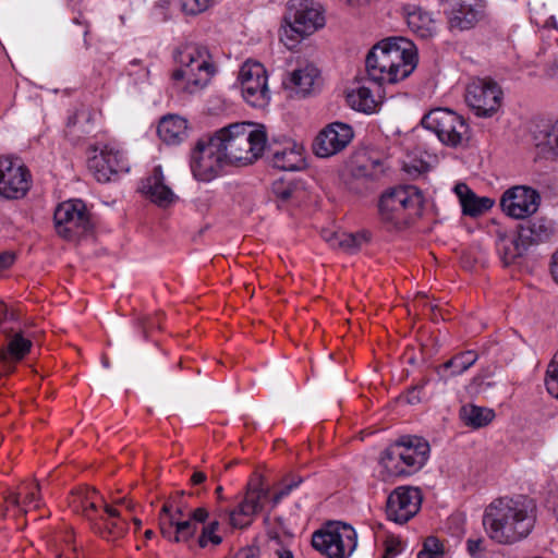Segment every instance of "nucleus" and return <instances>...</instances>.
<instances>
[{"label":"nucleus","instance_id":"79ce46f5","mask_svg":"<svg viewBox=\"0 0 558 558\" xmlns=\"http://www.w3.org/2000/svg\"><path fill=\"white\" fill-rule=\"evenodd\" d=\"M545 385L548 393L558 399V352L547 367Z\"/></svg>","mask_w":558,"mask_h":558},{"label":"nucleus","instance_id":"9d476101","mask_svg":"<svg viewBox=\"0 0 558 558\" xmlns=\"http://www.w3.org/2000/svg\"><path fill=\"white\" fill-rule=\"evenodd\" d=\"M191 510L181 499L165 502L158 515L161 535L173 543L186 544L192 541L195 526L189 519Z\"/></svg>","mask_w":558,"mask_h":558},{"label":"nucleus","instance_id":"ea45409f","mask_svg":"<svg viewBox=\"0 0 558 558\" xmlns=\"http://www.w3.org/2000/svg\"><path fill=\"white\" fill-rule=\"evenodd\" d=\"M385 173L384 165L380 160H371L367 163L360 165L353 170V178L355 181H362L366 183H375Z\"/></svg>","mask_w":558,"mask_h":558},{"label":"nucleus","instance_id":"a19ab883","mask_svg":"<svg viewBox=\"0 0 558 558\" xmlns=\"http://www.w3.org/2000/svg\"><path fill=\"white\" fill-rule=\"evenodd\" d=\"M477 354L474 351H465L456 354L441 365L445 371L450 369L451 376H457L469 369L476 361Z\"/></svg>","mask_w":558,"mask_h":558},{"label":"nucleus","instance_id":"473e14b6","mask_svg":"<svg viewBox=\"0 0 558 558\" xmlns=\"http://www.w3.org/2000/svg\"><path fill=\"white\" fill-rule=\"evenodd\" d=\"M460 417L466 426L482 428L494 420L495 412L488 408L466 404L461 408Z\"/></svg>","mask_w":558,"mask_h":558},{"label":"nucleus","instance_id":"37998d69","mask_svg":"<svg viewBox=\"0 0 558 558\" xmlns=\"http://www.w3.org/2000/svg\"><path fill=\"white\" fill-rule=\"evenodd\" d=\"M444 547L438 538L429 536L425 539L423 548L418 551L417 558H442Z\"/></svg>","mask_w":558,"mask_h":558},{"label":"nucleus","instance_id":"aec40b11","mask_svg":"<svg viewBox=\"0 0 558 558\" xmlns=\"http://www.w3.org/2000/svg\"><path fill=\"white\" fill-rule=\"evenodd\" d=\"M541 196L538 192L525 185L508 189L500 198L502 211L512 218L524 219L538 209Z\"/></svg>","mask_w":558,"mask_h":558},{"label":"nucleus","instance_id":"4468645a","mask_svg":"<svg viewBox=\"0 0 558 558\" xmlns=\"http://www.w3.org/2000/svg\"><path fill=\"white\" fill-rule=\"evenodd\" d=\"M244 100L255 108H264L270 101L268 76L264 65L257 61H246L239 71Z\"/></svg>","mask_w":558,"mask_h":558},{"label":"nucleus","instance_id":"58836bf2","mask_svg":"<svg viewBox=\"0 0 558 558\" xmlns=\"http://www.w3.org/2000/svg\"><path fill=\"white\" fill-rule=\"evenodd\" d=\"M347 100L352 109L364 113L374 112L377 105L371 89L366 86H361L349 93Z\"/></svg>","mask_w":558,"mask_h":558},{"label":"nucleus","instance_id":"c03bdc74","mask_svg":"<svg viewBox=\"0 0 558 558\" xmlns=\"http://www.w3.org/2000/svg\"><path fill=\"white\" fill-rule=\"evenodd\" d=\"M296 191V186L292 182L282 179L276 180L271 185V192L277 199L288 202Z\"/></svg>","mask_w":558,"mask_h":558},{"label":"nucleus","instance_id":"6e6d98bb","mask_svg":"<svg viewBox=\"0 0 558 558\" xmlns=\"http://www.w3.org/2000/svg\"><path fill=\"white\" fill-rule=\"evenodd\" d=\"M211 198L213 197L208 193H206L203 197H198L195 201L197 210L201 211V213L207 211L209 209V207H210Z\"/></svg>","mask_w":558,"mask_h":558},{"label":"nucleus","instance_id":"2eb2a0df","mask_svg":"<svg viewBox=\"0 0 558 558\" xmlns=\"http://www.w3.org/2000/svg\"><path fill=\"white\" fill-rule=\"evenodd\" d=\"M227 166L213 140L199 138L191 151L190 168L193 177L201 182H210L220 175Z\"/></svg>","mask_w":558,"mask_h":558},{"label":"nucleus","instance_id":"cd10ccee","mask_svg":"<svg viewBox=\"0 0 558 558\" xmlns=\"http://www.w3.org/2000/svg\"><path fill=\"white\" fill-rule=\"evenodd\" d=\"M157 134L167 145L180 144L187 135V122L177 114H168L160 119Z\"/></svg>","mask_w":558,"mask_h":558},{"label":"nucleus","instance_id":"052dcab7","mask_svg":"<svg viewBox=\"0 0 558 558\" xmlns=\"http://www.w3.org/2000/svg\"><path fill=\"white\" fill-rule=\"evenodd\" d=\"M473 385L476 386V392L481 393L486 390L487 387H490V383H485L483 379L475 378L473 380Z\"/></svg>","mask_w":558,"mask_h":558},{"label":"nucleus","instance_id":"6ab92c4d","mask_svg":"<svg viewBox=\"0 0 558 558\" xmlns=\"http://www.w3.org/2000/svg\"><path fill=\"white\" fill-rule=\"evenodd\" d=\"M422 494L418 488L399 486L388 496L386 505L387 518L403 524L410 521L421 509Z\"/></svg>","mask_w":558,"mask_h":558},{"label":"nucleus","instance_id":"864d4df0","mask_svg":"<svg viewBox=\"0 0 558 558\" xmlns=\"http://www.w3.org/2000/svg\"><path fill=\"white\" fill-rule=\"evenodd\" d=\"M15 260V255L10 252H2L0 253V272L8 269L10 266L13 265Z\"/></svg>","mask_w":558,"mask_h":558},{"label":"nucleus","instance_id":"680f3d73","mask_svg":"<svg viewBox=\"0 0 558 558\" xmlns=\"http://www.w3.org/2000/svg\"><path fill=\"white\" fill-rule=\"evenodd\" d=\"M234 558H256L254 549L245 548L241 549Z\"/></svg>","mask_w":558,"mask_h":558},{"label":"nucleus","instance_id":"e433bc0d","mask_svg":"<svg viewBox=\"0 0 558 558\" xmlns=\"http://www.w3.org/2000/svg\"><path fill=\"white\" fill-rule=\"evenodd\" d=\"M328 242L332 247H339L347 253L353 254L367 242V238L364 233L335 232L328 239Z\"/></svg>","mask_w":558,"mask_h":558},{"label":"nucleus","instance_id":"5fc2aeb1","mask_svg":"<svg viewBox=\"0 0 558 558\" xmlns=\"http://www.w3.org/2000/svg\"><path fill=\"white\" fill-rule=\"evenodd\" d=\"M68 542V548L63 554H60L57 556V558H84V555L78 551L76 545L70 544V541Z\"/></svg>","mask_w":558,"mask_h":558},{"label":"nucleus","instance_id":"c9c22d12","mask_svg":"<svg viewBox=\"0 0 558 558\" xmlns=\"http://www.w3.org/2000/svg\"><path fill=\"white\" fill-rule=\"evenodd\" d=\"M408 26L422 39L432 37L435 29L430 14L422 10H415L408 15Z\"/></svg>","mask_w":558,"mask_h":558},{"label":"nucleus","instance_id":"ddd939ff","mask_svg":"<svg viewBox=\"0 0 558 558\" xmlns=\"http://www.w3.org/2000/svg\"><path fill=\"white\" fill-rule=\"evenodd\" d=\"M53 220L57 233L68 241L80 239L94 226L86 204L81 199H69L59 204Z\"/></svg>","mask_w":558,"mask_h":558},{"label":"nucleus","instance_id":"423d86ee","mask_svg":"<svg viewBox=\"0 0 558 558\" xmlns=\"http://www.w3.org/2000/svg\"><path fill=\"white\" fill-rule=\"evenodd\" d=\"M283 21L280 39L290 49L325 25L323 11L310 0H290Z\"/></svg>","mask_w":558,"mask_h":558},{"label":"nucleus","instance_id":"9b49d317","mask_svg":"<svg viewBox=\"0 0 558 558\" xmlns=\"http://www.w3.org/2000/svg\"><path fill=\"white\" fill-rule=\"evenodd\" d=\"M191 510L181 499L165 502L158 515L161 535L173 543L186 544L192 541L195 526L189 519Z\"/></svg>","mask_w":558,"mask_h":558},{"label":"nucleus","instance_id":"7ed1b4c3","mask_svg":"<svg viewBox=\"0 0 558 558\" xmlns=\"http://www.w3.org/2000/svg\"><path fill=\"white\" fill-rule=\"evenodd\" d=\"M71 505L75 511L82 512L93 531L102 538L114 542L126 534L128 518L117 507L105 502L94 488L78 490Z\"/></svg>","mask_w":558,"mask_h":558},{"label":"nucleus","instance_id":"0eeeda50","mask_svg":"<svg viewBox=\"0 0 558 558\" xmlns=\"http://www.w3.org/2000/svg\"><path fill=\"white\" fill-rule=\"evenodd\" d=\"M421 125L433 132L439 142L450 148H465L471 140L466 120L448 108H434L421 120Z\"/></svg>","mask_w":558,"mask_h":558},{"label":"nucleus","instance_id":"7c9ffc66","mask_svg":"<svg viewBox=\"0 0 558 558\" xmlns=\"http://www.w3.org/2000/svg\"><path fill=\"white\" fill-rule=\"evenodd\" d=\"M530 246L521 240V232L511 234H499L497 251L500 254L504 264L509 265L517 258L523 256Z\"/></svg>","mask_w":558,"mask_h":558},{"label":"nucleus","instance_id":"b1692460","mask_svg":"<svg viewBox=\"0 0 558 558\" xmlns=\"http://www.w3.org/2000/svg\"><path fill=\"white\" fill-rule=\"evenodd\" d=\"M381 41L377 43L368 51L365 59V70L367 80L378 85L395 84L399 82V77L390 64L389 56L383 51Z\"/></svg>","mask_w":558,"mask_h":558},{"label":"nucleus","instance_id":"774afa93","mask_svg":"<svg viewBox=\"0 0 558 558\" xmlns=\"http://www.w3.org/2000/svg\"><path fill=\"white\" fill-rule=\"evenodd\" d=\"M167 7H168V1H167V0H160V1L157 3L156 9H161V10H163V9H167Z\"/></svg>","mask_w":558,"mask_h":558},{"label":"nucleus","instance_id":"13d9d810","mask_svg":"<svg viewBox=\"0 0 558 558\" xmlns=\"http://www.w3.org/2000/svg\"><path fill=\"white\" fill-rule=\"evenodd\" d=\"M550 274L555 282L558 283V250L551 256Z\"/></svg>","mask_w":558,"mask_h":558},{"label":"nucleus","instance_id":"412c9836","mask_svg":"<svg viewBox=\"0 0 558 558\" xmlns=\"http://www.w3.org/2000/svg\"><path fill=\"white\" fill-rule=\"evenodd\" d=\"M268 497V489L262 486L259 480H252L247 484L244 499L229 512V522L235 529L247 527L254 517L262 511L264 500Z\"/></svg>","mask_w":558,"mask_h":558},{"label":"nucleus","instance_id":"f3484780","mask_svg":"<svg viewBox=\"0 0 558 558\" xmlns=\"http://www.w3.org/2000/svg\"><path fill=\"white\" fill-rule=\"evenodd\" d=\"M501 89L493 81H474L466 87L465 101L477 117H492L501 105Z\"/></svg>","mask_w":558,"mask_h":558},{"label":"nucleus","instance_id":"6e6552de","mask_svg":"<svg viewBox=\"0 0 558 558\" xmlns=\"http://www.w3.org/2000/svg\"><path fill=\"white\" fill-rule=\"evenodd\" d=\"M424 203L421 190L414 185H400L388 190L379 199L381 219L398 225L420 213Z\"/></svg>","mask_w":558,"mask_h":558},{"label":"nucleus","instance_id":"49530a36","mask_svg":"<svg viewBox=\"0 0 558 558\" xmlns=\"http://www.w3.org/2000/svg\"><path fill=\"white\" fill-rule=\"evenodd\" d=\"M302 482L303 478L301 476H292L290 481L284 480L283 486L272 496L274 506L278 505L282 498L288 496L292 489L296 488Z\"/></svg>","mask_w":558,"mask_h":558},{"label":"nucleus","instance_id":"c85d7f7f","mask_svg":"<svg viewBox=\"0 0 558 558\" xmlns=\"http://www.w3.org/2000/svg\"><path fill=\"white\" fill-rule=\"evenodd\" d=\"M454 192L459 197L462 211L466 216L476 217L490 209L494 201L489 197H477L464 183H458Z\"/></svg>","mask_w":558,"mask_h":558},{"label":"nucleus","instance_id":"20e7f679","mask_svg":"<svg viewBox=\"0 0 558 558\" xmlns=\"http://www.w3.org/2000/svg\"><path fill=\"white\" fill-rule=\"evenodd\" d=\"M429 450L428 442L421 437L410 435L400 437L380 454L381 478L389 481L416 473L426 463Z\"/></svg>","mask_w":558,"mask_h":558},{"label":"nucleus","instance_id":"a211bd4d","mask_svg":"<svg viewBox=\"0 0 558 558\" xmlns=\"http://www.w3.org/2000/svg\"><path fill=\"white\" fill-rule=\"evenodd\" d=\"M383 51L389 56L390 64L393 66L400 81L410 76L417 66L418 53L414 43L405 37H388L380 40Z\"/></svg>","mask_w":558,"mask_h":558},{"label":"nucleus","instance_id":"dca6fc26","mask_svg":"<svg viewBox=\"0 0 558 558\" xmlns=\"http://www.w3.org/2000/svg\"><path fill=\"white\" fill-rule=\"evenodd\" d=\"M32 174L17 157H0V195L8 199L23 198L32 186Z\"/></svg>","mask_w":558,"mask_h":558},{"label":"nucleus","instance_id":"0e129e2a","mask_svg":"<svg viewBox=\"0 0 558 558\" xmlns=\"http://www.w3.org/2000/svg\"><path fill=\"white\" fill-rule=\"evenodd\" d=\"M204 526L206 529L217 533V531L219 530L220 523L218 520H214V521L209 522L208 524H205Z\"/></svg>","mask_w":558,"mask_h":558},{"label":"nucleus","instance_id":"393cba45","mask_svg":"<svg viewBox=\"0 0 558 558\" xmlns=\"http://www.w3.org/2000/svg\"><path fill=\"white\" fill-rule=\"evenodd\" d=\"M141 191L159 207H168L175 199L174 193L165 182L161 166H156L153 169L151 173L143 181Z\"/></svg>","mask_w":558,"mask_h":558},{"label":"nucleus","instance_id":"4c0bfd02","mask_svg":"<svg viewBox=\"0 0 558 558\" xmlns=\"http://www.w3.org/2000/svg\"><path fill=\"white\" fill-rule=\"evenodd\" d=\"M481 16V12L470 4H459L452 10L450 25L461 31L473 27Z\"/></svg>","mask_w":558,"mask_h":558},{"label":"nucleus","instance_id":"338daca9","mask_svg":"<svg viewBox=\"0 0 558 558\" xmlns=\"http://www.w3.org/2000/svg\"><path fill=\"white\" fill-rule=\"evenodd\" d=\"M88 33H89V29H88V26L86 25V26L84 27V29H83L84 44H85V48H86V49H87V48H89V44H88L87 38H86V37H87V35H88Z\"/></svg>","mask_w":558,"mask_h":558},{"label":"nucleus","instance_id":"f257e3e1","mask_svg":"<svg viewBox=\"0 0 558 558\" xmlns=\"http://www.w3.org/2000/svg\"><path fill=\"white\" fill-rule=\"evenodd\" d=\"M535 522L536 504L522 495L495 499L483 515V525L489 538L502 545H512L526 538Z\"/></svg>","mask_w":558,"mask_h":558},{"label":"nucleus","instance_id":"de8ad7c7","mask_svg":"<svg viewBox=\"0 0 558 558\" xmlns=\"http://www.w3.org/2000/svg\"><path fill=\"white\" fill-rule=\"evenodd\" d=\"M182 11L187 15H197L209 7V0H180Z\"/></svg>","mask_w":558,"mask_h":558},{"label":"nucleus","instance_id":"bf43d9fd","mask_svg":"<svg viewBox=\"0 0 558 558\" xmlns=\"http://www.w3.org/2000/svg\"><path fill=\"white\" fill-rule=\"evenodd\" d=\"M207 476L204 472L195 471L191 476L192 485H199L206 481Z\"/></svg>","mask_w":558,"mask_h":558},{"label":"nucleus","instance_id":"f8f14e48","mask_svg":"<svg viewBox=\"0 0 558 558\" xmlns=\"http://www.w3.org/2000/svg\"><path fill=\"white\" fill-rule=\"evenodd\" d=\"M191 510L181 499L165 502L158 515L161 535L173 543L186 544L192 541L195 526L189 519Z\"/></svg>","mask_w":558,"mask_h":558},{"label":"nucleus","instance_id":"bb28decb","mask_svg":"<svg viewBox=\"0 0 558 558\" xmlns=\"http://www.w3.org/2000/svg\"><path fill=\"white\" fill-rule=\"evenodd\" d=\"M320 72L314 64L295 69L289 78V85L296 96L306 97L314 93L319 84Z\"/></svg>","mask_w":558,"mask_h":558},{"label":"nucleus","instance_id":"a18cd8bd","mask_svg":"<svg viewBox=\"0 0 558 558\" xmlns=\"http://www.w3.org/2000/svg\"><path fill=\"white\" fill-rule=\"evenodd\" d=\"M222 543V537L204 525L202 527L201 534L196 539V544L199 548H207L208 546L217 547Z\"/></svg>","mask_w":558,"mask_h":558},{"label":"nucleus","instance_id":"f704fd0d","mask_svg":"<svg viewBox=\"0 0 558 558\" xmlns=\"http://www.w3.org/2000/svg\"><path fill=\"white\" fill-rule=\"evenodd\" d=\"M536 146H544V154L558 157V120L554 123L544 122V129L534 133Z\"/></svg>","mask_w":558,"mask_h":558},{"label":"nucleus","instance_id":"603ef678","mask_svg":"<svg viewBox=\"0 0 558 558\" xmlns=\"http://www.w3.org/2000/svg\"><path fill=\"white\" fill-rule=\"evenodd\" d=\"M401 551V543L398 541H390L386 544L385 555L383 558H393Z\"/></svg>","mask_w":558,"mask_h":558},{"label":"nucleus","instance_id":"1a4fd4ad","mask_svg":"<svg viewBox=\"0 0 558 558\" xmlns=\"http://www.w3.org/2000/svg\"><path fill=\"white\" fill-rule=\"evenodd\" d=\"M356 532L345 523H329L312 536L313 547L328 558H347L356 548Z\"/></svg>","mask_w":558,"mask_h":558},{"label":"nucleus","instance_id":"69168bd1","mask_svg":"<svg viewBox=\"0 0 558 558\" xmlns=\"http://www.w3.org/2000/svg\"><path fill=\"white\" fill-rule=\"evenodd\" d=\"M117 504H118V505H125V508H126V510H128L129 512H131V511H132V509H133V504H132V502H126L123 498H122V499H119V500L117 501Z\"/></svg>","mask_w":558,"mask_h":558},{"label":"nucleus","instance_id":"39448f33","mask_svg":"<svg viewBox=\"0 0 558 558\" xmlns=\"http://www.w3.org/2000/svg\"><path fill=\"white\" fill-rule=\"evenodd\" d=\"M174 60L180 65L172 72L175 82L185 81V89L194 93L205 87L216 72L208 50L195 44H186L174 51Z\"/></svg>","mask_w":558,"mask_h":558},{"label":"nucleus","instance_id":"2f4dec72","mask_svg":"<svg viewBox=\"0 0 558 558\" xmlns=\"http://www.w3.org/2000/svg\"><path fill=\"white\" fill-rule=\"evenodd\" d=\"M521 240L529 246L548 241L554 234V226L547 219H536L520 226Z\"/></svg>","mask_w":558,"mask_h":558},{"label":"nucleus","instance_id":"f03ea898","mask_svg":"<svg viewBox=\"0 0 558 558\" xmlns=\"http://www.w3.org/2000/svg\"><path fill=\"white\" fill-rule=\"evenodd\" d=\"M227 165L254 162L265 149L266 133L251 123H235L210 136Z\"/></svg>","mask_w":558,"mask_h":558},{"label":"nucleus","instance_id":"e2e57ef3","mask_svg":"<svg viewBox=\"0 0 558 558\" xmlns=\"http://www.w3.org/2000/svg\"><path fill=\"white\" fill-rule=\"evenodd\" d=\"M276 554L278 558H293L292 551L286 548H277Z\"/></svg>","mask_w":558,"mask_h":558},{"label":"nucleus","instance_id":"4d7b16f0","mask_svg":"<svg viewBox=\"0 0 558 558\" xmlns=\"http://www.w3.org/2000/svg\"><path fill=\"white\" fill-rule=\"evenodd\" d=\"M5 501L13 506V507H17L20 508L21 510H23L24 512H26V510L23 509L22 507V501H21V493H15V492H10L7 496H5Z\"/></svg>","mask_w":558,"mask_h":558},{"label":"nucleus","instance_id":"5701e85b","mask_svg":"<svg viewBox=\"0 0 558 558\" xmlns=\"http://www.w3.org/2000/svg\"><path fill=\"white\" fill-rule=\"evenodd\" d=\"M88 169L98 182H109L120 172H126L129 166L119 150L105 147L99 154L88 159Z\"/></svg>","mask_w":558,"mask_h":558},{"label":"nucleus","instance_id":"3c124183","mask_svg":"<svg viewBox=\"0 0 558 558\" xmlns=\"http://www.w3.org/2000/svg\"><path fill=\"white\" fill-rule=\"evenodd\" d=\"M208 518H209V512L204 507H198L196 509L191 510V512L189 514V519L191 520L190 522H192L195 526V534L197 533L198 524L202 523L205 525Z\"/></svg>","mask_w":558,"mask_h":558},{"label":"nucleus","instance_id":"4be33fe9","mask_svg":"<svg viewBox=\"0 0 558 558\" xmlns=\"http://www.w3.org/2000/svg\"><path fill=\"white\" fill-rule=\"evenodd\" d=\"M351 125L343 122H332L326 125L316 136L313 150L316 156L327 158L343 150L353 140Z\"/></svg>","mask_w":558,"mask_h":558},{"label":"nucleus","instance_id":"a878e982","mask_svg":"<svg viewBox=\"0 0 558 558\" xmlns=\"http://www.w3.org/2000/svg\"><path fill=\"white\" fill-rule=\"evenodd\" d=\"M4 332L8 338V345L0 348V364L4 373H10L14 369V364L28 354L33 342L24 337L21 331L13 333Z\"/></svg>","mask_w":558,"mask_h":558},{"label":"nucleus","instance_id":"c756f323","mask_svg":"<svg viewBox=\"0 0 558 558\" xmlns=\"http://www.w3.org/2000/svg\"><path fill=\"white\" fill-rule=\"evenodd\" d=\"M267 158L274 168L283 171H295L301 169L303 158L299 150L293 146L288 147H269L267 149Z\"/></svg>","mask_w":558,"mask_h":558},{"label":"nucleus","instance_id":"72a5a7b5","mask_svg":"<svg viewBox=\"0 0 558 558\" xmlns=\"http://www.w3.org/2000/svg\"><path fill=\"white\" fill-rule=\"evenodd\" d=\"M93 131V113L86 106L77 108L72 116L68 118L66 132L68 134L80 137L87 135Z\"/></svg>","mask_w":558,"mask_h":558},{"label":"nucleus","instance_id":"09e8293b","mask_svg":"<svg viewBox=\"0 0 558 558\" xmlns=\"http://www.w3.org/2000/svg\"><path fill=\"white\" fill-rule=\"evenodd\" d=\"M466 549L471 557L483 558L486 553V542L483 537L469 538Z\"/></svg>","mask_w":558,"mask_h":558},{"label":"nucleus","instance_id":"8fccbe9b","mask_svg":"<svg viewBox=\"0 0 558 558\" xmlns=\"http://www.w3.org/2000/svg\"><path fill=\"white\" fill-rule=\"evenodd\" d=\"M39 490H40V486L38 483H35L33 485V488L27 487V492L22 501V506H27V507L33 506L34 509L39 508V506H40Z\"/></svg>","mask_w":558,"mask_h":558}]
</instances>
